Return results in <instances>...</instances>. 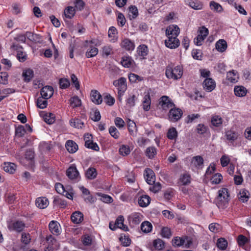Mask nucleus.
I'll list each match as a JSON object with an SVG mask.
<instances>
[{"label": "nucleus", "mask_w": 251, "mask_h": 251, "mask_svg": "<svg viewBox=\"0 0 251 251\" xmlns=\"http://www.w3.org/2000/svg\"><path fill=\"white\" fill-rule=\"evenodd\" d=\"M229 194L227 189L222 188L218 191L216 203L219 208L224 209L228 205Z\"/></svg>", "instance_id": "f257e3e1"}, {"label": "nucleus", "mask_w": 251, "mask_h": 251, "mask_svg": "<svg viewBox=\"0 0 251 251\" xmlns=\"http://www.w3.org/2000/svg\"><path fill=\"white\" fill-rule=\"evenodd\" d=\"M165 74L168 78L177 80L181 77L183 74V70L182 67L180 66H177L175 67L168 66L166 67Z\"/></svg>", "instance_id": "f03ea898"}, {"label": "nucleus", "mask_w": 251, "mask_h": 251, "mask_svg": "<svg viewBox=\"0 0 251 251\" xmlns=\"http://www.w3.org/2000/svg\"><path fill=\"white\" fill-rule=\"evenodd\" d=\"M182 114L181 109L175 106L170 109L168 114V119L171 122H176L181 118Z\"/></svg>", "instance_id": "7ed1b4c3"}, {"label": "nucleus", "mask_w": 251, "mask_h": 251, "mask_svg": "<svg viewBox=\"0 0 251 251\" xmlns=\"http://www.w3.org/2000/svg\"><path fill=\"white\" fill-rule=\"evenodd\" d=\"M159 104L161 108L164 110H167L169 109H171L175 106V104L171 99L166 96H163L161 97Z\"/></svg>", "instance_id": "20e7f679"}, {"label": "nucleus", "mask_w": 251, "mask_h": 251, "mask_svg": "<svg viewBox=\"0 0 251 251\" xmlns=\"http://www.w3.org/2000/svg\"><path fill=\"white\" fill-rule=\"evenodd\" d=\"M144 177L146 182L149 185H152L155 181V176L153 171L150 168H147L144 172Z\"/></svg>", "instance_id": "39448f33"}, {"label": "nucleus", "mask_w": 251, "mask_h": 251, "mask_svg": "<svg viewBox=\"0 0 251 251\" xmlns=\"http://www.w3.org/2000/svg\"><path fill=\"white\" fill-rule=\"evenodd\" d=\"M168 39L165 41V46L170 49H175L179 45V41L176 37H167Z\"/></svg>", "instance_id": "423d86ee"}, {"label": "nucleus", "mask_w": 251, "mask_h": 251, "mask_svg": "<svg viewBox=\"0 0 251 251\" xmlns=\"http://www.w3.org/2000/svg\"><path fill=\"white\" fill-rule=\"evenodd\" d=\"M113 85L118 88L119 91L125 92L126 89V80L124 77H121L113 81Z\"/></svg>", "instance_id": "0eeeda50"}, {"label": "nucleus", "mask_w": 251, "mask_h": 251, "mask_svg": "<svg viewBox=\"0 0 251 251\" xmlns=\"http://www.w3.org/2000/svg\"><path fill=\"white\" fill-rule=\"evenodd\" d=\"M40 94L41 97L44 98V99H49L53 94V88L50 86H45L41 89Z\"/></svg>", "instance_id": "6e6552de"}, {"label": "nucleus", "mask_w": 251, "mask_h": 251, "mask_svg": "<svg viewBox=\"0 0 251 251\" xmlns=\"http://www.w3.org/2000/svg\"><path fill=\"white\" fill-rule=\"evenodd\" d=\"M180 30L177 25H170L166 30V34L167 37L173 36L177 37L179 34Z\"/></svg>", "instance_id": "1a4fd4ad"}, {"label": "nucleus", "mask_w": 251, "mask_h": 251, "mask_svg": "<svg viewBox=\"0 0 251 251\" xmlns=\"http://www.w3.org/2000/svg\"><path fill=\"white\" fill-rule=\"evenodd\" d=\"M67 176L72 180L76 179L79 177V173L75 166L70 167L66 171Z\"/></svg>", "instance_id": "9d476101"}, {"label": "nucleus", "mask_w": 251, "mask_h": 251, "mask_svg": "<svg viewBox=\"0 0 251 251\" xmlns=\"http://www.w3.org/2000/svg\"><path fill=\"white\" fill-rule=\"evenodd\" d=\"M91 99L96 104H100L102 101V99L100 93L97 90H92L90 94Z\"/></svg>", "instance_id": "9b49d317"}, {"label": "nucleus", "mask_w": 251, "mask_h": 251, "mask_svg": "<svg viewBox=\"0 0 251 251\" xmlns=\"http://www.w3.org/2000/svg\"><path fill=\"white\" fill-rule=\"evenodd\" d=\"M49 227L50 232L55 235H58L60 233V226L56 221H51L49 225Z\"/></svg>", "instance_id": "f8f14e48"}, {"label": "nucleus", "mask_w": 251, "mask_h": 251, "mask_svg": "<svg viewBox=\"0 0 251 251\" xmlns=\"http://www.w3.org/2000/svg\"><path fill=\"white\" fill-rule=\"evenodd\" d=\"M203 86L206 91L211 92L215 88L216 84L212 78H206L203 82Z\"/></svg>", "instance_id": "ddd939ff"}, {"label": "nucleus", "mask_w": 251, "mask_h": 251, "mask_svg": "<svg viewBox=\"0 0 251 251\" xmlns=\"http://www.w3.org/2000/svg\"><path fill=\"white\" fill-rule=\"evenodd\" d=\"M67 151L71 153L75 152L78 150L77 145L72 140H68L65 145Z\"/></svg>", "instance_id": "4468645a"}, {"label": "nucleus", "mask_w": 251, "mask_h": 251, "mask_svg": "<svg viewBox=\"0 0 251 251\" xmlns=\"http://www.w3.org/2000/svg\"><path fill=\"white\" fill-rule=\"evenodd\" d=\"M36 206L40 209H44L49 205L48 200L45 197H40L36 200Z\"/></svg>", "instance_id": "2eb2a0df"}, {"label": "nucleus", "mask_w": 251, "mask_h": 251, "mask_svg": "<svg viewBox=\"0 0 251 251\" xmlns=\"http://www.w3.org/2000/svg\"><path fill=\"white\" fill-rule=\"evenodd\" d=\"M16 165L13 163L4 162L3 164V169L6 172L13 174L16 169Z\"/></svg>", "instance_id": "dca6fc26"}, {"label": "nucleus", "mask_w": 251, "mask_h": 251, "mask_svg": "<svg viewBox=\"0 0 251 251\" xmlns=\"http://www.w3.org/2000/svg\"><path fill=\"white\" fill-rule=\"evenodd\" d=\"M83 216L82 213L79 211L74 212L71 216V220L75 224H79L82 221Z\"/></svg>", "instance_id": "f3484780"}, {"label": "nucleus", "mask_w": 251, "mask_h": 251, "mask_svg": "<svg viewBox=\"0 0 251 251\" xmlns=\"http://www.w3.org/2000/svg\"><path fill=\"white\" fill-rule=\"evenodd\" d=\"M11 48L14 50H17L18 53L17 54V57L18 59L20 62H24L26 59V56L25 54H24L22 50H19V49H22V48L20 46H18V45H13L11 46Z\"/></svg>", "instance_id": "a211bd4d"}, {"label": "nucleus", "mask_w": 251, "mask_h": 251, "mask_svg": "<svg viewBox=\"0 0 251 251\" xmlns=\"http://www.w3.org/2000/svg\"><path fill=\"white\" fill-rule=\"evenodd\" d=\"M226 136L227 140L230 143H233L237 139L239 134L236 131L228 130L226 132Z\"/></svg>", "instance_id": "6ab92c4d"}, {"label": "nucleus", "mask_w": 251, "mask_h": 251, "mask_svg": "<svg viewBox=\"0 0 251 251\" xmlns=\"http://www.w3.org/2000/svg\"><path fill=\"white\" fill-rule=\"evenodd\" d=\"M151 100L150 94L148 93L144 96L143 101V108L146 111H148L150 109Z\"/></svg>", "instance_id": "aec40b11"}, {"label": "nucleus", "mask_w": 251, "mask_h": 251, "mask_svg": "<svg viewBox=\"0 0 251 251\" xmlns=\"http://www.w3.org/2000/svg\"><path fill=\"white\" fill-rule=\"evenodd\" d=\"M121 46L127 50H132L134 49V43L128 39H124L121 43Z\"/></svg>", "instance_id": "412c9836"}, {"label": "nucleus", "mask_w": 251, "mask_h": 251, "mask_svg": "<svg viewBox=\"0 0 251 251\" xmlns=\"http://www.w3.org/2000/svg\"><path fill=\"white\" fill-rule=\"evenodd\" d=\"M124 218L123 216H119L116 219L115 224L116 227L121 228L124 231L128 230V227L124 224Z\"/></svg>", "instance_id": "4be33fe9"}, {"label": "nucleus", "mask_w": 251, "mask_h": 251, "mask_svg": "<svg viewBox=\"0 0 251 251\" xmlns=\"http://www.w3.org/2000/svg\"><path fill=\"white\" fill-rule=\"evenodd\" d=\"M191 182V176L187 173H185L180 176L179 179L178 183L183 185H186L190 184Z\"/></svg>", "instance_id": "5701e85b"}, {"label": "nucleus", "mask_w": 251, "mask_h": 251, "mask_svg": "<svg viewBox=\"0 0 251 251\" xmlns=\"http://www.w3.org/2000/svg\"><path fill=\"white\" fill-rule=\"evenodd\" d=\"M226 78L230 82L234 83L237 81L238 75L236 71L232 70L227 73Z\"/></svg>", "instance_id": "b1692460"}, {"label": "nucleus", "mask_w": 251, "mask_h": 251, "mask_svg": "<svg viewBox=\"0 0 251 251\" xmlns=\"http://www.w3.org/2000/svg\"><path fill=\"white\" fill-rule=\"evenodd\" d=\"M234 91L236 96L242 97L246 95L247 90L245 87L242 86H236L234 87Z\"/></svg>", "instance_id": "393cba45"}, {"label": "nucleus", "mask_w": 251, "mask_h": 251, "mask_svg": "<svg viewBox=\"0 0 251 251\" xmlns=\"http://www.w3.org/2000/svg\"><path fill=\"white\" fill-rule=\"evenodd\" d=\"M108 37L110 41L115 42L117 40V30L116 28L113 26L110 27L108 32Z\"/></svg>", "instance_id": "a878e982"}, {"label": "nucleus", "mask_w": 251, "mask_h": 251, "mask_svg": "<svg viewBox=\"0 0 251 251\" xmlns=\"http://www.w3.org/2000/svg\"><path fill=\"white\" fill-rule=\"evenodd\" d=\"M25 227V224L22 221H17L13 223L11 226L13 230L17 232H21Z\"/></svg>", "instance_id": "bb28decb"}, {"label": "nucleus", "mask_w": 251, "mask_h": 251, "mask_svg": "<svg viewBox=\"0 0 251 251\" xmlns=\"http://www.w3.org/2000/svg\"><path fill=\"white\" fill-rule=\"evenodd\" d=\"M215 47L219 51L224 52L227 48L226 42L223 39H220L216 43Z\"/></svg>", "instance_id": "cd10ccee"}, {"label": "nucleus", "mask_w": 251, "mask_h": 251, "mask_svg": "<svg viewBox=\"0 0 251 251\" xmlns=\"http://www.w3.org/2000/svg\"><path fill=\"white\" fill-rule=\"evenodd\" d=\"M150 198L148 195H143L138 200V203L141 207H146L150 203Z\"/></svg>", "instance_id": "c85d7f7f"}, {"label": "nucleus", "mask_w": 251, "mask_h": 251, "mask_svg": "<svg viewBox=\"0 0 251 251\" xmlns=\"http://www.w3.org/2000/svg\"><path fill=\"white\" fill-rule=\"evenodd\" d=\"M133 60L129 56H125L122 57L121 60L122 65L126 68H129L132 66Z\"/></svg>", "instance_id": "c756f323"}, {"label": "nucleus", "mask_w": 251, "mask_h": 251, "mask_svg": "<svg viewBox=\"0 0 251 251\" xmlns=\"http://www.w3.org/2000/svg\"><path fill=\"white\" fill-rule=\"evenodd\" d=\"M141 215L138 213H134L129 216V220L134 225L139 224L141 221Z\"/></svg>", "instance_id": "7c9ffc66"}, {"label": "nucleus", "mask_w": 251, "mask_h": 251, "mask_svg": "<svg viewBox=\"0 0 251 251\" xmlns=\"http://www.w3.org/2000/svg\"><path fill=\"white\" fill-rule=\"evenodd\" d=\"M249 193L247 190L242 189L240 191V192L238 194V198L242 202H246L249 199Z\"/></svg>", "instance_id": "2f4dec72"}, {"label": "nucleus", "mask_w": 251, "mask_h": 251, "mask_svg": "<svg viewBox=\"0 0 251 251\" xmlns=\"http://www.w3.org/2000/svg\"><path fill=\"white\" fill-rule=\"evenodd\" d=\"M137 97L135 95H130L126 100V105L127 107L131 108L135 106Z\"/></svg>", "instance_id": "473e14b6"}, {"label": "nucleus", "mask_w": 251, "mask_h": 251, "mask_svg": "<svg viewBox=\"0 0 251 251\" xmlns=\"http://www.w3.org/2000/svg\"><path fill=\"white\" fill-rule=\"evenodd\" d=\"M223 121V119L218 115L213 116L211 120V124L215 127L220 126L222 124Z\"/></svg>", "instance_id": "72a5a7b5"}, {"label": "nucleus", "mask_w": 251, "mask_h": 251, "mask_svg": "<svg viewBox=\"0 0 251 251\" xmlns=\"http://www.w3.org/2000/svg\"><path fill=\"white\" fill-rule=\"evenodd\" d=\"M209 6L212 10L216 12H221L223 10L222 6L214 1L210 2Z\"/></svg>", "instance_id": "f704fd0d"}, {"label": "nucleus", "mask_w": 251, "mask_h": 251, "mask_svg": "<svg viewBox=\"0 0 251 251\" xmlns=\"http://www.w3.org/2000/svg\"><path fill=\"white\" fill-rule=\"evenodd\" d=\"M189 5L195 10H201L203 8L202 2L198 0H190L189 2Z\"/></svg>", "instance_id": "c9c22d12"}, {"label": "nucleus", "mask_w": 251, "mask_h": 251, "mask_svg": "<svg viewBox=\"0 0 251 251\" xmlns=\"http://www.w3.org/2000/svg\"><path fill=\"white\" fill-rule=\"evenodd\" d=\"M141 229L144 232L149 233L152 229V225L148 221L143 222L141 225Z\"/></svg>", "instance_id": "e433bc0d"}, {"label": "nucleus", "mask_w": 251, "mask_h": 251, "mask_svg": "<svg viewBox=\"0 0 251 251\" xmlns=\"http://www.w3.org/2000/svg\"><path fill=\"white\" fill-rule=\"evenodd\" d=\"M85 175L86 177L89 179H94L97 175V171L94 168H90L86 171Z\"/></svg>", "instance_id": "4c0bfd02"}, {"label": "nucleus", "mask_w": 251, "mask_h": 251, "mask_svg": "<svg viewBox=\"0 0 251 251\" xmlns=\"http://www.w3.org/2000/svg\"><path fill=\"white\" fill-rule=\"evenodd\" d=\"M70 105L73 108L79 107L81 104V101L77 96H74L70 100Z\"/></svg>", "instance_id": "58836bf2"}, {"label": "nucleus", "mask_w": 251, "mask_h": 251, "mask_svg": "<svg viewBox=\"0 0 251 251\" xmlns=\"http://www.w3.org/2000/svg\"><path fill=\"white\" fill-rule=\"evenodd\" d=\"M72 126L75 128H81L83 126V123L79 119H73L70 121Z\"/></svg>", "instance_id": "ea45409f"}, {"label": "nucleus", "mask_w": 251, "mask_h": 251, "mask_svg": "<svg viewBox=\"0 0 251 251\" xmlns=\"http://www.w3.org/2000/svg\"><path fill=\"white\" fill-rule=\"evenodd\" d=\"M75 9L73 7L68 6L64 10V15L65 17L69 19L72 18L75 14Z\"/></svg>", "instance_id": "a19ab883"}, {"label": "nucleus", "mask_w": 251, "mask_h": 251, "mask_svg": "<svg viewBox=\"0 0 251 251\" xmlns=\"http://www.w3.org/2000/svg\"><path fill=\"white\" fill-rule=\"evenodd\" d=\"M128 15L130 19L136 18L138 15L137 8L134 5L129 6Z\"/></svg>", "instance_id": "79ce46f5"}, {"label": "nucleus", "mask_w": 251, "mask_h": 251, "mask_svg": "<svg viewBox=\"0 0 251 251\" xmlns=\"http://www.w3.org/2000/svg\"><path fill=\"white\" fill-rule=\"evenodd\" d=\"M138 54L143 58L148 54V48L145 45L139 46L137 50Z\"/></svg>", "instance_id": "37998d69"}, {"label": "nucleus", "mask_w": 251, "mask_h": 251, "mask_svg": "<svg viewBox=\"0 0 251 251\" xmlns=\"http://www.w3.org/2000/svg\"><path fill=\"white\" fill-rule=\"evenodd\" d=\"M192 163L195 167H200L203 163V158L201 156H196L193 157Z\"/></svg>", "instance_id": "c03bdc74"}, {"label": "nucleus", "mask_w": 251, "mask_h": 251, "mask_svg": "<svg viewBox=\"0 0 251 251\" xmlns=\"http://www.w3.org/2000/svg\"><path fill=\"white\" fill-rule=\"evenodd\" d=\"M23 76L25 81L29 82L33 76V72L31 69H28L23 73Z\"/></svg>", "instance_id": "a18cd8bd"}, {"label": "nucleus", "mask_w": 251, "mask_h": 251, "mask_svg": "<svg viewBox=\"0 0 251 251\" xmlns=\"http://www.w3.org/2000/svg\"><path fill=\"white\" fill-rule=\"evenodd\" d=\"M44 121L48 124H52L55 121V117L51 113H46L43 116Z\"/></svg>", "instance_id": "49530a36"}, {"label": "nucleus", "mask_w": 251, "mask_h": 251, "mask_svg": "<svg viewBox=\"0 0 251 251\" xmlns=\"http://www.w3.org/2000/svg\"><path fill=\"white\" fill-rule=\"evenodd\" d=\"M217 246L221 250H225L227 246V242L224 238H221L217 240Z\"/></svg>", "instance_id": "de8ad7c7"}, {"label": "nucleus", "mask_w": 251, "mask_h": 251, "mask_svg": "<svg viewBox=\"0 0 251 251\" xmlns=\"http://www.w3.org/2000/svg\"><path fill=\"white\" fill-rule=\"evenodd\" d=\"M154 248L157 250H162L164 248V243L160 239L154 240L153 242Z\"/></svg>", "instance_id": "09e8293b"}, {"label": "nucleus", "mask_w": 251, "mask_h": 251, "mask_svg": "<svg viewBox=\"0 0 251 251\" xmlns=\"http://www.w3.org/2000/svg\"><path fill=\"white\" fill-rule=\"evenodd\" d=\"M47 99H44L42 97H39L37 100V106L41 109L46 108L48 104Z\"/></svg>", "instance_id": "8fccbe9b"}, {"label": "nucleus", "mask_w": 251, "mask_h": 251, "mask_svg": "<svg viewBox=\"0 0 251 251\" xmlns=\"http://www.w3.org/2000/svg\"><path fill=\"white\" fill-rule=\"evenodd\" d=\"M177 136V132L175 127L169 129L167 132V137L170 140L175 139Z\"/></svg>", "instance_id": "3c124183"}, {"label": "nucleus", "mask_w": 251, "mask_h": 251, "mask_svg": "<svg viewBox=\"0 0 251 251\" xmlns=\"http://www.w3.org/2000/svg\"><path fill=\"white\" fill-rule=\"evenodd\" d=\"M90 118L93 121L95 122L99 121L101 118L100 111L98 109L93 110L91 113Z\"/></svg>", "instance_id": "603ef678"}, {"label": "nucleus", "mask_w": 251, "mask_h": 251, "mask_svg": "<svg viewBox=\"0 0 251 251\" xmlns=\"http://www.w3.org/2000/svg\"><path fill=\"white\" fill-rule=\"evenodd\" d=\"M146 155L150 158H152L156 154V150L155 147H150L147 149L146 151Z\"/></svg>", "instance_id": "864d4df0"}, {"label": "nucleus", "mask_w": 251, "mask_h": 251, "mask_svg": "<svg viewBox=\"0 0 251 251\" xmlns=\"http://www.w3.org/2000/svg\"><path fill=\"white\" fill-rule=\"evenodd\" d=\"M59 84L60 88L61 89H66L70 85L69 80L65 78H60L59 80Z\"/></svg>", "instance_id": "5fc2aeb1"}, {"label": "nucleus", "mask_w": 251, "mask_h": 251, "mask_svg": "<svg viewBox=\"0 0 251 251\" xmlns=\"http://www.w3.org/2000/svg\"><path fill=\"white\" fill-rule=\"evenodd\" d=\"M161 235L163 237L170 238L172 236L171 230L168 227H163L161 231Z\"/></svg>", "instance_id": "6e6d98bb"}, {"label": "nucleus", "mask_w": 251, "mask_h": 251, "mask_svg": "<svg viewBox=\"0 0 251 251\" xmlns=\"http://www.w3.org/2000/svg\"><path fill=\"white\" fill-rule=\"evenodd\" d=\"M104 101L108 105L112 106L114 104L115 100L110 94H106L104 97Z\"/></svg>", "instance_id": "4d7b16f0"}, {"label": "nucleus", "mask_w": 251, "mask_h": 251, "mask_svg": "<svg viewBox=\"0 0 251 251\" xmlns=\"http://www.w3.org/2000/svg\"><path fill=\"white\" fill-rule=\"evenodd\" d=\"M248 241V239L243 235H240L237 237V242L240 247L244 246Z\"/></svg>", "instance_id": "13d9d810"}, {"label": "nucleus", "mask_w": 251, "mask_h": 251, "mask_svg": "<svg viewBox=\"0 0 251 251\" xmlns=\"http://www.w3.org/2000/svg\"><path fill=\"white\" fill-rule=\"evenodd\" d=\"M98 53V49L95 47H91V48L86 52V56L88 58L95 56Z\"/></svg>", "instance_id": "bf43d9fd"}, {"label": "nucleus", "mask_w": 251, "mask_h": 251, "mask_svg": "<svg viewBox=\"0 0 251 251\" xmlns=\"http://www.w3.org/2000/svg\"><path fill=\"white\" fill-rule=\"evenodd\" d=\"M109 132L115 139H118L119 137L120 133L115 126H111L109 129Z\"/></svg>", "instance_id": "052dcab7"}, {"label": "nucleus", "mask_w": 251, "mask_h": 251, "mask_svg": "<svg viewBox=\"0 0 251 251\" xmlns=\"http://www.w3.org/2000/svg\"><path fill=\"white\" fill-rule=\"evenodd\" d=\"M130 151L129 147L122 145L119 149V152L123 156H126L130 153Z\"/></svg>", "instance_id": "680f3d73"}, {"label": "nucleus", "mask_w": 251, "mask_h": 251, "mask_svg": "<svg viewBox=\"0 0 251 251\" xmlns=\"http://www.w3.org/2000/svg\"><path fill=\"white\" fill-rule=\"evenodd\" d=\"M209 33L208 29L204 26H201L199 28L198 30V34L201 36L206 38Z\"/></svg>", "instance_id": "e2e57ef3"}, {"label": "nucleus", "mask_w": 251, "mask_h": 251, "mask_svg": "<svg viewBox=\"0 0 251 251\" xmlns=\"http://www.w3.org/2000/svg\"><path fill=\"white\" fill-rule=\"evenodd\" d=\"M26 131L23 126H20L16 129V135L20 137H23Z\"/></svg>", "instance_id": "0e129e2a"}, {"label": "nucleus", "mask_w": 251, "mask_h": 251, "mask_svg": "<svg viewBox=\"0 0 251 251\" xmlns=\"http://www.w3.org/2000/svg\"><path fill=\"white\" fill-rule=\"evenodd\" d=\"M208 128L203 124H199L197 127V130L199 134H203L206 132Z\"/></svg>", "instance_id": "69168bd1"}, {"label": "nucleus", "mask_w": 251, "mask_h": 251, "mask_svg": "<svg viewBox=\"0 0 251 251\" xmlns=\"http://www.w3.org/2000/svg\"><path fill=\"white\" fill-rule=\"evenodd\" d=\"M153 185L150 188V190L154 193H156L161 189V185L159 182L153 183Z\"/></svg>", "instance_id": "338daca9"}, {"label": "nucleus", "mask_w": 251, "mask_h": 251, "mask_svg": "<svg viewBox=\"0 0 251 251\" xmlns=\"http://www.w3.org/2000/svg\"><path fill=\"white\" fill-rule=\"evenodd\" d=\"M222 178V176L220 174L217 173L213 176L211 178V181L212 183L219 184L221 182Z\"/></svg>", "instance_id": "774afa93"}]
</instances>
